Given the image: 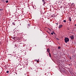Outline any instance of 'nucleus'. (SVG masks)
<instances>
[{
	"instance_id": "obj_2",
	"label": "nucleus",
	"mask_w": 76,
	"mask_h": 76,
	"mask_svg": "<svg viewBox=\"0 0 76 76\" xmlns=\"http://www.w3.org/2000/svg\"><path fill=\"white\" fill-rule=\"evenodd\" d=\"M14 60L15 61H18L19 60V58L18 57L15 56L14 58Z\"/></svg>"
},
{
	"instance_id": "obj_5",
	"label": "nucleus",
	"mask_w": 76,
	"mask_h": 76,
	"mask_svg": "<svg viewBox=\"0 0 76 76\" xmlns=\"http://www.w3.org/2000/svg\"><path fill=\"white\" fill-rule=\"evenodd\" d=\"M47 51L48 52V53H50V49L49 48H48L47 50Z\"/></svg>"
},
{
	"instance_id": "obj_20",
	"label": "nucleus",
	"mask_w": 76,
	"mask_h": 76,
	"mask_svg": "<svg viewBox=\"0 0 76 76\" xmlns=\"http://www.w3.org/2000/svg\"><path fill=\"white\" fill-rule=\"evenodd\" d=\"M16 39V37H14V39Z\"/></svg>"
},
{
	"instance_id": "obj_13",
	"label": "nucleus",
	"mask_w": 76,
	"mask_h": 76,
	"mask_svg": "<svg viewBox=\"0 0 76 76\" xmlns=\"http://www.w3.org/2000/svg\"><path fill=\"white\" fill-rule=\"evenodd\" d=\"M9 2V1H6V3H7Z\"/></svg>"
},
{
	"instance_id": "obj_28",
	"label": "nucleus",
	"mask_w": 76,
	"mask_h": 76,
	"mask_svg": "<svg viewBox=\"0 0 76 76\" xmlns=\"http://www.w3.org/2000/svg\"><path fill=\"white\" fill-rule=\"evenodd\" d=\"M54 34H56V33H54Z\"/></svg>"
},
{
	"instance_id": "obj_10",
	"label": "nucleus",
	"mask_w": 76,
	"mask_h": 76,
	"mask_svg": "<svg viewBox=\"0 0 76 76\" xmlns=\"http://www.w3.org/2000/svg\"><path fill=\"white\" fill-rule=\"evenodd\" d=\"M3 9H0V11H2V10H3Z\"/></svg>"
},
{
	"instance_id": "obj_25",
	"label": "nucleus",
	"mask_w": 76,
	"mask_h": 76,
	"mask_svg": "<svg viewBox=\"0 0 76 76\" xmlns=\"http://www.w3.org/2000/svg\"><path fill=\"white\" fill-rule=\"evenodd\" d=\"M47 32H48V33H49V32H48V31H47Z\"/></svg>"
},
{
	"instance_id": "obj_18",
	"label": "nucleus",
	"mask_w": 76,
	"mask_h": 76,
	"mask_svg": "<svg viewBox=\"0 0 76 76\" xmlns=\"http://www.w3.org/2000/svg\"><path fill=\"white\" fill-rule=\"evenodd\" d=\"M9 71H7V73H9Z\"/></svg>"
},
{
	"instance_id": "obj_17",
	"label": "nucleus",
	"mask_w": 76,
	"mask_h": 76,
	"mask_svg": "<svg viewBox=\"0 0 76 76\" xmlns=\"http://www.w3.org/2000/svg\"><path fill=\"white\" fill-rule=\"evenodd\" d=\"M12 24L13 25H15V24L13 23H12Z\"/></svg>"
},
{
	"instance_id": "obj_26",
	"label": "nucleus",
	"mask_w": 76,
	"mask_h": 76,
	"mask_svg": "<svg viewBox=\"0 0 76 76\" xmlns=\"http://www.w3.org/2000/svg\"><path fill=\"white\" fill-rule=\"evenodd\" d=\"M57 25H58V23H56Z\"/></svg>"
},
{
	"instance_id": "obj_23",
	"label": "nucleus",
	"mask_w": 76,
	"mask_h": 76,
	"mask_svg": "<svg viewBox=\"0 0 76 76\" xmlns=\"http://www.w3.org/2000/svg\"><path fill=\"white\" fill-rule=\"evenodd\" d=\"M53 34H54V31H53Z\"/></svg>"
},
{
	"instance_id": "obj_16",
	"label": "nucleus",
	"mask_w": 76,
	"mask_h": 76,
	"mask_svg": "<svg viewBox=\"0 0 76 76\" xmlns=\"http://www.w3.org/2000/svg\"><path fill=\"white\" fill-rule=\"evenodd\" d=\"M15 46L16 47H18V45H15Z\"/></svg>"
},
{
	"instance_id": "obj_29",
	"label": "nucleus",
	"mask_w": 76,
	"mask_h": 76,
	"mask_svg": "<svg viewBox=\"0 0 76 76\" xmlns=\"http://www.w3.org/2000/svg\"><path fill=\"white\" fill-rule=\"evenodd\" d=\"M75 25V26H76V24Z\"/></svg>"
},
{
	"instance_id": "obj_8",
	"label": "nucleus",
	"mask_w": 76,
	"mask_h": 76,
	"mask_svg": "<svg viewBox=\"0 0 76 76\" xmlns=\"http://www.w3.org/2000/svg\"><path fill=\"white\" fill-rule=\"evenodd\" d=\"M49 55L50 57H51V53H49Z\"/></svg>"
},
{
	"instance_id": "obj_19",
	"label": "nucleus",
	"mask_w": 76,
	"mask_h": 76,
	"mask_svg": "<svg viewBox=\"0 0 76 76\" xmlns=\"http://www.w3.org/2000/svg\"><path fill=\"white\" fill-rule=\"evenodd\" d=\"M28 26H30V24H28Z\"/></svg>"
},
{
	"instance_id": "obj_1",
	"label": "nucleus",
	"mask_w": 76,
	"mask_h": 76,
	"mask_svg": "<svg viewBox=\"0 0 76 76\" xmlns=\"http://www.w3.org/2000/svg\"><path fill=\"white\" fill-rule=\"evenodd\" d=\"M64 40L65 42H66V43H67V42L69 41V39L67 37H65L64 39Z\"/></svg>"
},
{
	"instance_id": "obj_12",
	"label": "nucleus",
	"mask_w": 76,
	"mask_h": 76,
	"mask_svg": "<svg viewBox=\"0 0 76 76\" xmlns=\"http://www.w3.org/2000/svg\"><path fill=\"white\" fill-rule=\"evenodd\" d=\"M69 66H72V64H69Z\"/></svg>"
},
{
	"instance_id": "obj_11",
	"label": "nucleus",
	"mask_w": 76,
	"mask_h": 76,
	"mask_svg": "<svg viewBox=\"0 0 76 76\" xmlns=\"http://www.w3.org/2000/svg\"><path fill=\"white\" fill-rule=\"evenodd\" d=\"M61 47L60 46L58 47V49H60Z\"/></svg>"
},
{
	"instance_id": "obj_22",
	"label": "nucleus",
	"mask_w": 76,
	"mask_h": 76,
	"mask_svg": "<svg viewBox=\"0 0 76 76\" xmlns=\"http://www.w3.org/2000/svg\"><path fill=\"white\" fill-rule=\"evenodd\" d=\"M51 35H53V33H51Z\"/></svg>"
},
{
	"instance_id": "obj_15",
	"label": "nucleus",
	"mask_w": 76,
	"mask_h": 76,
	"mask_svg": "<svg viewBox=\"0 0 76 76\" xmlns=\"http://www.w3.org/2000/svg\"><path fill=\"white\" fill-rule=\"evenodd\" d=\"M42 2H44L45 1V0H42Z\"/></svg>"
},
{
	"instance_id": "obj_7",
	"label": "nucleus",
	"mask_w": 76,
	"mask_h": 76,
	"mask_svg": "<svg viewBox=\"0 0 76 76\" xmlns=\"http://www.w3.org/2000/svg\"><path fill=\"white\" fill-rule=\"evenodd\" d=\"M68 19H69V21H70V22H71V21H72V20H71V18L69 17Z\"/></svg>"
},
{
	"instance_id": "obj_24",
	"label": "nucleus",
	"mask_w": 76,
	"mask_h": 76,
	"mask_svg": "<svg viewBox=\"0 0 76 76\" xmlns=\"http://www.w3.org/2000/svg\"><path fill=\"white\" fill-rule=\"evenodd\" d=\"M49 31H51V29H49Z\"/></svg>"
},
{
	"instance_id": "obj_21",
	"label": "nucleus",
	"mask_w": 76,
	"mask_h": 76,
	"mask_svg": "<svg viewBox=\"0 0 76 76\" xmlns=\"http://www.w3.org/2000/svg\"><path fill=\"white\" fill-rule=\"evenodd\" d=\"M56 39H57L58 40H59V39H58V38H57Z\"/></svg>"
},
{
	"instance_id": "obj_6",
	"label": "nucleus",
	"mask_w": 76,
	"mask_h": 76,
	"mask_svg": "<svg viewBox=\"0 0 76 76\" xmlns=\"http://www.w3.org/2000/svg\"><path fill=\"white\" fill-rule=\"evenodd\" d=\"M43 6H45V4H46V2H45H45H43Z\"/></svg>"
},
{
	"instance_id": "obj_3",
	"label": "nucleus",
	"mask_w": 76,
	"mask_h": 76,
	"mask_svg": "<svg viewBox=\"0 0 76 76\" xmlns=\"http://www.w3.org/2000/svg\"><path fill=\"white\" fill-rule=\"evenodd\" d=\"M70 38L71 39H74V36H70Z\"/></svg>"
},
{
	"instance_id": "obj_27",
	"label": "nucleus",
	"mask_w": 76,
	"mask_h": 76,
	"mask_svg": "<svg viewBox=\"0 0 76 76\" xmlns=\"http://www.w3.org/2000/svg\"><path fill=\"white\" fill-rule=\"evenodd\" d=\"M70 59H72V58H71L70 57Z\"/></svg>"
},
{
	"instance_id": "obj_9",
	"label": "nucleus",
	"mask_w": 76,
	"mask_h": 76,
	"mask_svg": "<svg viewBox=\"0 0 76 76\" xmlns=\"http://www.w3.org/2000/svg\"><path fill=\"white\" fill-rule=\"evenodd\" d=\"M63 22H64V23H66V20H64Z\"/></svg>"
},
{
	"instance_id": "obj_4",
	"label": "nucleus",
	"mask_w": 76,
	"mask_h": 76,
	"mask_svg": "<svg viewBox=\"0 0 76 76\" xmlns=\"http://www.w3.org/2000/svg\"><path fill=\"white\" fill-rule=\"evenodd\" d=\"M63 26V25H59V26L58 27V28H61Z\"/></svg>"
},
{
	"instance_id": "obj_14",
	"label": "nucleus",
	"mask_w": 76,
	"mask_h": 76,
	"mask_svg": "<svg viewBox=\"0 0 76 76\" xmlns=\"http://www.w3.org/2000/svg\"><path fill=\"white\" fill-rule=\"evenodd\" d=\"M36 61H37V63H39V61H37V60H36Z\"/></svg>"
}]
</instances>
